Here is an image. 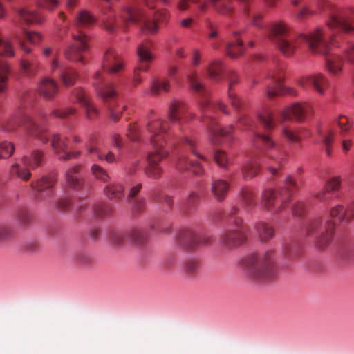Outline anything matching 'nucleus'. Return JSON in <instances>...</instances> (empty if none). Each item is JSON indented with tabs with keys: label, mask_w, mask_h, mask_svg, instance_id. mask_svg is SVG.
Here are the masks:
<instances>
[{
	"label": "nucleus",
	"mask_w": 354,
	"mask_h": 354,
	"mask_svg": "<svg viewBox=\"0 0 354 354\" xmlns=\"http://www.w3.org/2000/svg\"><path fill=\"white\" fill-rule=\"evenodd\" d=\"M194 117L195 114L189 111L183 102L174 100L170 105L169 118L172 122H178L181 125L187 123Z\"/></svg>",
	"instance_id": "obj_16"
},
{
	"label": "nucleus",
	"mask_w": 354,
	"mask_h": 354,
	"mask_svg": "<svg viewBox=\"0 0 354 354\" xmlns=\"http://www.w3.org/2000/svg\"><path fill=\"white\" fill-rule=\"evenodd\" d=\"M146 129L153 147V151L147 156V162H149L151 158L154 159L155 164L158 165V163L169 155V152L164 149L165 133L168 129L167 122L158 118H149Z\"/></svg>",
	"instance_id": "obj_7"
},
{
	"label": "nucleus",
	"mask_w": 354,
	"mask_h": 354,
	"mask_svg": "<svg viewBox=\"0 0 354 354\" xmlns=\"http://www.w3.org/2000/svg\"><path fill=\"white\" fill-rule=\"evenodd\" d=\"M230 189L228 181L223 179L213 180L211 185L212 192L217 201L221 202L225 200Z\"/></svg>",
	"instance_id": "obj_30"
},
{
	"label": "nucleus",
	"mask_w": 354,
	"mask_h": 354,
	"mask_svg": "<svg viewBox=\"0 0 354 354\" xmlns=\"http://www.w3.org/2000/svg\"><path fill=\"white\" fill-rule=\"evenodd\" d=\"M68 139L66 137H62L60 134H54L51 139V146L57 154L64 152V154L60 156V160H69L72 158H77L80 154V151L67 152L65 151L68 146Z\"/></svg>",
	"instance_id": "obj_23"
},
{
	"label": "nucleus",
	"mask_w": 354,
	"mask_h": 354,
	"mask_svg": "<svg viewBox=\"0 0 354 354\" xmlns=\"http://www.w3.org/2000/svg\"><path fill=\"white\" fill-rule=\"evenodd\" d=\"M334 232L335 223L322 217L313 218L306 227V234L315 237L316 245L320 248L330 243Z\"/></svg>",
	"instance_id": "obj_9"
},
{
	"label": "nucleus",
	"mask_w": 354,
	"mask_h": 354,
	"mask_svg": "<svg viewBox=\"0 0 354 354\" xmlns=\"http://www.w3.org/2000/svg\"><path fill=\"white\" fill-rule=\"evenodd\" d=\"M255 229L261 241H268L274 235V230L272 226L263 221L257 223Z\"/></svg>",
	"instance_id": "obj_35"
},
{
	"label": "nucleus",
	"mask_w": 354,
	"mask_h": 354,
	"mask_svg": "<svg viewBox=\"0 0 354 354\" xmlns=\"http://www.w3.org/2000/svg\"><path fill=\"white\" fill-rule=\"evenodd\" d=\"M266 78L270 81L266 88L268 97L272 98L277 95L286 93L296 96L297 92L292 88H285L282 85L284 78V67L283 66H273L269 68Z\"/></svg>",
	"instance_id": "obj_11"
},
{
	"label": "nucleus",
	"mask_w": 354,
	"mask_h": 354,
	"mask_svg": "<svg viewBox=\"0 0 354 354\" xmlns=\"http://www.w3.org/2000/svg\"><path fill=\"white\" fill-rule=\"evenodd\" d=\"M232 126L227 128H221L216 123L209 127V140L213 145H220L223 142V140L230 141L232 140Z\"/></svg>",
	"instance_id": "obj_25"
},
{
	"label": "nucleus",
	"mask_w": 354,
	"mask_h": 354,
	"mask_svg": "<svg viewBox=\"0 0 354 354\" xmlns=\"http://www.w3.org/2000/svg\"><path fill=\"white\" fill-rule=\"evenodd\" d=\"M101 80L102 73L100 71H97L94 75L93 85L97 89L99 96L106 102L109 100L113 99L116 96V91L110 84H106L102 88H100L99 85Z\"/></svg>",
	"instance_id": "obj_28"
},
{
	"label": "nucleus",
	"mask_w": 354,
	"mask_h": 354,
	"mask_svg": "<svg viewBox=\"0 0 354 354\" xmlns=\"http://www.w3.org/2000/svg\"><path fill=\"white\" fill-rule=\"evenodd\" d=\"M330 216L339 223H349L354 218V205L348 207L340 204L336 205L330 209Z\"/></svg>",
	"instance_id": "obj_27"
},
{
	"label": "nucleus",
	"mask_w": 354,
	"mask_h": 354,
	"mask_svg": "<svg viewBox=\"0 0 354 354\" xmlns=\"http://www.w3.org/2000/svg\"><path fill=\"white\" fill-rule=\"evenodd\" d=\"M141 131L136 123L130 124L127 130V136L132 141L139 140Z\"/></svg>",
	"instance_id": "obj_59"
},
{
	"label": "nucleus",
	"mask_w": 354,
	"mask_h": 354,
	"mask_svg": "<svg viewBox=\"0 0 354 354\" xmlns=\"http://www.w3.org/2000/svg\"><path fill=\"white\" fill-rule=\"evenodd\" d=\"M335 123L340 129V134L344 136L351 129L353 124V121L344 115H340L335 120Z\"/></svg>",
	"instance_id": "obj_44"
},
{
	"label": "nucleus",
	"mask_w": 354,
	"mask_h": 354,
	"mask_svg": "<svg viewBox=\"0 0 354 354\" xmlns=\"http://www.w3.org/2000/svg\"><path fill=\"white\" fill-rule=\"evenodd\" d=\"M326 68L333 75H337L342 71L343 60L337 55H331L326 58Z\"/></svg>",
	"instance_id": "obj_41"
},
{
	"label": "nucleus",
	"mask_w": 354,
	"mask_h": 354,
	"mask_svg": "<svg viewBox=\"0 0 354 354\" xmlns=\"http://www.w3.org/2000/svg\"><path fill=\"white\" fill-rule=\"evenodd\" d=\"M241 194L247 206L252 207L256 205V202L254 200V194L252 189L244 188L241 190Z\"/></svg>",
	"instance_id": "obj_56"
},
{
	"label": "nucleus",
	"mask_w": 354,
	"mask_h": 354,
	"mask_svg": "<svg viewBox=\"0 0 354 354\" xmlns=\"http://www.w3.org/2000/svg\"><path fill=\"white\" fill-rule=\"evenodd\" d=\"M205 28H206V33L209 39H218L217 41H214L211 44V46L214 49H218L220 47L221 43L223 42V39H219L218 32L217 26L213 24L210 19L207 17L204 20Z\"/></svg>",
	"instance_id": "obj_37"
},
{
	"label": "nucleus",
	"mask_w": 354,
	"mask_h": 354,
	"mask_svg": "<svg viewBox=\"0 0 354 354\" xmlns=\"http://www.w3.org/2000/svg\"><path fill=\"white\" fill-rule=\"evenodd\" d=\"M9 174L12 177L18 178L24 181H28L32 176L30 167L26 166L22 167L19 162H15L10 167Z\"/></svg>",
	"instance_id": "obj_36"
},
{
	"label": "nucleus",
	"mask_w": 354,
	"mask_h": 354,
	"mask_svg": "<svg viewBox=\"0 0 354 354\" xmlns=\"http://www.w3.org/2000/svg\"><path fill=\"white\" fill-rule=\"evenodd\" d=\"M319 135L322 137L323 142L326 147V152L328 156L331 155V147L333 142V132L328 130L326 133L322 134L321 132Z\"/></svg>",
	"instance_id": "obj_57"
},
{
	"label": "nucleus",
	"mask_w": 354,
	"mask_h": 354,
	"mask_svg": "<svg viewBox=\"0 0 354 354\" xmlns=\"http://www.w3.org/2000/svg\"><path fill=\"white\" fill-rule=\"evenodd\" d=\"M17 220L22 225H26L31 221V216L29 212L26 209H21L17 212Z\"/></svg>",
	"instance_id": "obj_63"
},
{
	"label": "nucleus",
	"mask_w": 354,
	"mask_h": 354,
	"mask_svg": "<svg viewBox=\"0 0 354 354\" xmlns=\"http://www.w3.org/2000/svg\"><path fill=\"white\" fill-rule=\"evenodd\" d=\"M86 152L96 157L100 160H106L109 163L115 162L118 158L112 151H109L105 156L101 153L97 141L94 135H90L84 145Z\"/></svg>",
	"instance_id": "obj_22"
},
{
	"label": "nucleus",
	"mask_w": 354,
	"mask_h": 354,
	"mask_svg": "<svg viewBox=\"0 0 354 354\" xmlns=\"http://www.w3.org/2000/svg\"><path fill=\"white\" fill-rule=\"evenodd\" d=\"M285 186L277 189H268L262 192L261 203L268 210L279 214L289 205L294 189L298 185L291 176H288L284 182Z\"/></svg>",
	"instance_id": "obj_4"
},
{
	"label": "nucleus",
	"mask_w": 354,
	"mask_h": 354,
	"mask_svg": "<svg viewBox=\"0 0 354 354\" xmlns=\"http://www.w3.org/2000/svg\"><path fill=\"white\" fill-rule=\"evenodd\" d=\"M312 107L307 103H295L287 107L281 113V118L290 120L293 118L298 121H302L311 115Z\"/></svg>",
	"instance_id": "obj_17"
},
{
	"label": "nucleus",
	"mask_w": 354,
	"mask_h": 354,
	"mask_svg": "<svg viewBox=\"0 0 354 354\" xmlns=\"http://www.w3.org/2000/svg\"><path fill=\"white\" fill-rule=\"evenodd\" d=\"M20 67L22 72L28 76H32L36 73L38 64L33 56L24 57L21 59Z\"/></svg>",
	"instance_id": "obj_40"
},
{
	"label": "nucleus",
	"mask_w": 354,
	"mask_h": 354,
	"mask_svg": "<svg viewBox=\"0 0 354 354\" xmlns=\"http://www.w3.org/2000/svg\"><path fill=\"white\" fill-rule=\"evenodd\" d=\"M328 27L331 31L326 35L322 28H317L308 35L300 34L297 38L290 37V28L284 22L275 23L269 30L270 39L286 57L293 55L303 44L311 52L327 55L331 45H335L334 35L342 30L345 32L354 31V12L346 9H332Z\"/></svg>",
	"instance_id": "obj_1"
},
{
	"label": "nucleus",
	"mask_w": 354,
	"mask_h": 354,
	"mask_svg": "<svg viewBox=\"0 0 354 354\" xmlns=\"http://www.w3.org/2000/svg\"><path fill=\"white\" fill-rule=\"evenodd\" d=\"M230 220L234 223V228L227 230L220 237L221 243L227 248L236 247L245 241V234L241 226V219L238 216H232Z\"/></svg>",
	"instance_id": "obj_12"
},
{
	"label": "nucleus",
	"mask_w": 354,
	"mask_h": 354,
	"mask_svg": "<svg viewBox=\"0 0 354 354\" xmlns=\"http://www.w3.org/2000/svg\"><path fill=\"white\" fill-rule=\"evenodd\" d=\"M300 131L292 129L289 127H283L282 129L283 136L291 142H299L301 140Z\"/></svg>",
	"instance_id": "obj_52"
},
{
	"label": "nucleus",
	"mask_w": 354,
	"mask_h": 354,
	"mask_svg": "<svg viewBox=\"0 0 354 354\" xmlns=\"http://www.w3.org/2000/svg\"><path fill=\"white\" fill-rule=\"evenodd\" d=\"M9 73L10 69L7 63L0 62V93H3L6 89Z\"/></svg>",
	"instance_id": "obj_51"
},
{
	"label": "nucleus",
	"mask_w": 354,
	"mask_h": 354,
	"mask_svg": "<svg viewBox=\"0 0 354 354\" xmlns=\"http://www.w3.org/2000/svg\"><path fill=\"white\" fill-rule=\"evenodd\" d=\"M56 182V176L55 174H50L32 183L30 185L39 193L37 198L45 201L53 195V188Z\"/></svg>",
	"instance_id": "obj_18"
},
{
	"label": "nucleus",
	"mask_w": 354,
	"mask_h": 354,
	"mask_svg": "<svg viewBox=\"0 0 354 354\" xmlns=\"http://www.w3.org/2000/svg\"><path fill=\"white\" fill-rule=\"evenodd\" d=\"M39 94L46 99L54 97L58 92L57 83L51 78H44L38 86Z\"/></svg>",
	"instance_id": "obj_29"
},
{
	"label": "nucleus",
	"mask_w": 354,
	"mask_h": 354,
	"mask_svg": "<svg viewBox=\"0 0 354 354\" xmlns=\"http://www.w3.org/2000/svg\"><path fill=\"white\" fill-rule=\"evenodd\" d=\"M238 80L239 78L236 73L232 71L229 75L228 97L232 106L235 109H239L241 106V100L232 91V86L238 82Z\"/></svg>",
	"instance_id": "obj_39"
},
{
	"label": "nucleus",
	"mask_w": 354,
	"mask_h": 354,
	"mask_svg": "<svg viewBox=\"0 0 354 354\" xmlns=\"http://www.w3.org/2000/svg\"><path fill=\"white\" fill-rule=\"evenodd\" d=\"M239 32H234L235 41H230L226 44L225 52L231 58H236L243 53L244 46L242 41L239 39Z\"/></svg>",
	"instance_id": "obj_32"
},
{
	"label": "nucleus",
	"mask_w": 354,
	"mask_h": 354,
	"mask_svg": "<svg viewBox=\"0 0 354 354\" xmlns=\"http://www.w3.org/2000/svg\"><path fill=\"white\" fill-rule=\"evenodd\" d=\"M200 199L201 196L197 191H191L185 200V211L187 212L195 208Z\"/></svg>",
	"instance_id": "obj_46"
},
{
	"label": "nucleus",
	"mask_w": 354,
	"mask_h": 354,
	"mask_svg": "<svg viewBox=\"0 0 354 354\" xmlns=\"http://www.w3.org/2000/svg\"><path fill=\"white\" fill-rule=\"evenodd\" d=\"M308 205V203L304 201H297L292 205V213L298 216H300L305 213Z\"/></svg>",
	"instance_id": "obj_61"
},
{
	"label": "nucleus",
	"mask_w": 354,
	"mask_h": 354,
	"mask_svg": "<svg viewBox=\"0 0 354 354\" xmlns=\"http://www.w3.org/2000/svg\"><path fill=\"white\" fill-rule=\"evenodd\" d=\"M253 145L265 152V158L268 166V171L273 176L278 175V169L281 168L288 160V153L268 135L257 133L252 140Z\"/></svg>",
	"instance_id": "obj_5"
},
{
	"label": "nucleus",
	"mask_w": 354,
	"mask_h": 354,
	"mask_svg": "<svg viewBox=\"0 0 354 354\" xmlns=\"http://www.w3.org/2000/svg\"><path fill=\"white\" fill-rule=\"evenodd\" d=\"M44 158V153L41 151L34 150L30 156H24L21 158V162L24 166L29 167L30 169H35L40 166Z\"/></svg>",
	"instance_id": "obj_34"
},
{
	"label": "nucleus",
	"mask_w": 354,
	"mask_h": 354,
	"mask_svg": "<svg viewBox=\"0 0 354 354\" xmlns=\"http://www.w3.org/2000/svg\"><path fill=\"white\" fill-rule=\"evenodd\" d=\"M73 95L84 109L85 114L88 120H93L98 115L96 107L91 102L84 91L81 88H76Z\"/></svg>",
	"instance_id": "obj_26"
},
{
	"label": "nucleus",
	"mask_w": 354,
	"mask_h": 354,
	"mask_svg": "<svg viewBox=\"0 0 354 354\" xmlns=\"http://www.w3.org/2000/svg\"><path fill=\"white\" fill-rule=\"evenodd\" d=\"M104 24L105 28L109 32H113L118 25V18L121 19L126 24L129 22L139 23L143 30L149 32L155 33L158 30V24L160 25H165L169 19V14L165 10H160L155 14V18L150 19V14L146 12L145 10L132 7H123L118 17L113 16L110 17L108 11H104Z\"/></svg>",
	"instance_id": "obj_2"
},
{
	"label": "nucleus",
	"mask_w": 354,
	"mask_h": 354,
	"mask_svg": "<svg viewBox=\"0 0 354 354\" xmlns=\"http://www.w3.org/2000/svg\"><path fill=\"white\" fill-rule=\"evenodd\" d=\"M187 79L189 83V86L196 92L202 93L204 91V87L200 82L196 74L192 73L188 75Z\"/></svg>",
	"instance_id": "obj_55"
},
{
	"label": "nucleus",
	"mask_w": 354,
	"mask_h": 354,
	"mask_svg": "<svg viewBox=\"0 0 354 354\" xmlns=\"http://www.w3.org/2000/svg\"><path fill=\"white\" fill-rule=\"evenodd\" d=\"M276 253L269 248L262 254H254L244 260L245 270L250 277L257 282L272 280L275 276Z\"/></svg>",
	"instance_id": "obj_3"
},
{
	"label": "nucleus",
	"mask_w": 354,
	"mask_h": 354,
	"mask_svg": "<svg viewBox=\"0 0 354 354\" xmlns=\"http://www.w3.org/2000/svg\"><path fill=\"white\" fill-rule=\"evenodd\" d=\"M51 70L53 73L59 71L62 82L66 87L73 86L77 78V74L75 70L61 66L57 59L52 62Z\"/></svg>",
	"instance_id": "obj_24"
},
{
	"label": "nucleus",
	"mask_w": 354,
	"mask_h": 354,
	"mask_svg": "<svg viewBox=\"0 0 354 354\" xmlns=\"http://www.w3.org/2000/svg\"><path fill=\"white\" fill-rule=\"evenodd\" d=\"M221 62L220 61H214L211 63L207 69V73L212 79H216L221 71Z\"/></svg>",
	"instance_id": "obj_60"
},
{
	"label": "nucleus",
	"mask_w": 354,
	"mask_h": 354,
	"mask_svg": "<svg viewBox=\"0 0 354 354\" xmlns=\"http://www.w3.org/2000/svg\"><path fill=\"white\" fill-rule=\"evenodd\" d=\"M169 88V80L167 79H156L152 82L151 92L153 95H158L161 91L167 92Z\"/></svg>",
	"instance_id": "obj_45"
},
{
	"label": "nucleus",
	"mask_w": 354,
	"mask_h": 354,
	"mask_svg": "<svg viewBox=\"0 0 354 354\" xmlns=\"http://www.w3.org/2000/svg\"><path fill=\"white\" fill-rule=\"evenodd\" d=\"M260 171V163L254 159L247 160L241 168V174L245 180L252 179Z\"/></svg>",
	"instance_id": "obj_33"
},
{
	"label": "nucleus",
	"mask_w": 354,
	"mask_h": 354,
	"mask_svg": "<svg viewBox=\"0 0 354 354\" xmlns=\"http://www.w3.org/2000/svg\"><path fill=\"white\" fill-rule=\"evenodd\" d=\"M17 13L20 19L26 24H41L44 21L41 16L26 8H19Z\"/></svg>",
	"instance_id": "obj_38"
},
{
	"label": "nucleus",
	"mask_w": 354,
	"mask_h": 354,
	"mask_svg": "<svg viewBox=\"0 0 354 354\" xmlns=\"http://www.w3.org/2000/svg\"><path fill=\"white\" fill-rule=\"evenodd\" d=\"M146 236L147 234L145 231L140 227L131 228L127 232V240L136 243H143Z\"/></svg>",
	"instance_id": "obj_43"
},
{
	"label": "nucleus",
	"mask_w": 354,
	"mask_h": 354,
	"mask_svg": "<svg viewBox=\"0 0 354 354\" xmlns=\"http://www.w3.org/2000/svg\"><path fill=\"white\" fill-rule=\"evenodd\" d=\"M199 268L198 262L196 260H188L184 266V271L187 275L194 274Z\"/></svg>",
	"instance_id": "obj_62"
},
{
	"label": "nucleus",
	"mask_w": 354,
	"mask_h": 354,
	"mask_svg": "<svg viewBox=\"0 0 354 354\" xmlns=\"http://www.w3.org/2000/svg\"><path fill=\"white\" fill-rule=\"evenodd\" d=\"M177 148H179L180 153L176 162V167L178 170L188 169L195 175H201L204 172V169L198 161L188 160L185 155L183 154V150L187 149L193 155L199 158L201 160H205V158L201 156L197 149L195 141L187 135L181 136L179 138Z\"/></svg>",
	"instance_id": "obj_8"
},
{
	"label": "nucleus",
	"mask_w": 354,
	"mask_h": 354,
	"mask_svg": "<svg viewBox=\"0 0 354 354\" xmlns=\"http://www.w3.org/2000/svg\"><path fill=\"white\" fill-rule=\"evenodd\" d=\"M15 55L12 44L0 37V55L10 57Z\"/></svg>",
	"instance_id": "obj_54"
},
{
	"label": "nucleus",
	"mask_w": 354,
	"mask_h": 354,
	"mask_svg": "<svg viewBox=\"0 0 354 354\" xmlns=\"http://www.w3.org/2000/svg\"><path fill=\"white\" fill-rule=\"evenodd\" d=\"M189 3H194L198 6L199 12H204L207 9V3L202 0H181L178 7L181 10H185L189 8Z\"/></svg>",
	"instance_id": "obj_50"
},
{
	"label": "nucleus",
	"mask_w": 354,
	"mask_h": 354,
	"mask_svg": "<svg viewBox=\"0 0 354 354\" xmlns=\"http://www.w3.org/2000/svg\"><path fill=\"white\" fill-rule=\"evenodd\" d=\"M124 189L122 184L111 183L107 184L104 188V194L107 198L112 201H120L124 196Z\"/></svg>",
	"instance_id": "obj_31"
},
{
	"label": "nucleus",
	"mask_w": 354,
	"mask_h": 354,
	"mask_svg": "<svg viewBox=\"0 0 354 354\" xmlns=\"http://www.w3.org/2000/svg\"><path fill=\"white\" fill-rule=\"evenodd\" d=\"M297 84L306 89L308 86L312 87L319 95H324L330 86L328 79L322 73H316L309 75H305L297 80Z\"/></svg>",
	"instance_id": "obj_14"
},
{
	"label": "nucleus",
	"mask_w": 354,
	"mask_h": 354,
	"mask_svg": "<svg viewBox=\"0 0 354 354\" xmlns=\"http://www.w3.org/2000/svg\"><path fill=\"white\" fill-rule=\"evenodd\" d=\"M214 159L216 162L221 167L227 169L229 159L226 153L223 151L218 150L215 151Z\"/></svg>",
	"instance_id": "obj_58"
},
{
	"label": "nucleus",
	"mask_w": 354,
	"mask_h": 354,
	"mask_svg": "<svg viewBox=\"0 0 354 354\" xmlns=\"http://www.w3.org/2000/svg\"><path fill=\"white\" fill-rule=\"evenodd\" d=\"M212 6L218 13L229 15L232 12V0H209Z\"/></svg>",
	"instance_id": "obj_42"
},
{
	"label": "nucleus",
	"mask_w": 354,
	"mask_h": 354,
	"mask_svg": "<svg viewBox=\"0 0 354 354\" xmlns=\"http://www.w3.org/2000/svg\"><path fill=\"white\" fill-rule=\"evenodd\" d=\"M95 22L94 17L87 11L78 13L75 18L71 33L73 44L66 52L68 59L73 62H82V53L88 49V37L80 30L81 27H87Z\"/></svg>",
	"instance_id": "obj_6"
},
{
	"label": "nucleus",
	"mask_w": 354,
	"mask_h": 354,
	"mask_svg": "<svg viewBox=\"0 0 354 354\" xmlns=\"http://www.w3.org/2000/svg\"><path fill=\"white\" fill-rule=\"evenodd\" d=\"M201 109L203 112H204V114L205 116H207V113L205 111V109L207 110H212L214 109H218L223 111L224 113H227V111H226V106L223 104L221 102H217V103H212L209 100L204 97L200 104Z\"/></svg>",
	"instance_id": "obj_48"
},
{
	"label": "nucleus",
	"mask_w": 354,
	"mask_h": 354,
	"mask_svg": "<svg viewBox=\"0 0 354 354\" xmlns=\"http://www.w3.org/2000/svg\"><path fill=\"white\" fill-rule=\"evenodd\" d=\"M154 161V159L151 158L149 162H148L147 167L145 168V172L149 178L158 179L161 176L162 170L160 167L155 164Z\"/></svg>",
	"instance_id": "obj_47"
},
{
	"label": "nucleus",
	"mask_w": 354,
	"mask_h": 354,
	"mask_svg": "<svg viewBox=\"0 0 354 354\" xmlns=\"http://www.w3.org/2000/svg\"><path fill=\"white\" fill-rule=\"evenodd\" d=\"M138 55L140 59L139 66L135 68L132 80L133 86L137 87L141 82L140 71H147L149 67V63L152 60V55L149 51L148 44H141L138 48Z\"/></svg>",
	"instance_id": "obj_15"
},
{
	"label": "nucleus",
	"mask_w": 354,
	"mask_h": 354,
	"mask_svg": "<svg viewBox=\"0 0 354 354\" xmlns=\"http://www.w3.org/2000/svg\"><path fill=\"white\" fill-rule=\"evenodd\" d=\"M19 126H24L25 129L43 143L48 142V138L46 135V129L41 123L35 122L28 115L21 111L13 115L4 128L6 131H13Z\"/></svg>",
	"instance_id": "obj_10"
},
{
	"label": "nucleus",
	"mask_w": 354,
	"mask_h": 354,
	"mask_svg": "<svg viewBox=\"0 0 354 354\" xmlns=\"http://www.w3.org/2000/svg\"><path fill=\"white\" fill-rule=\"evenodd\" d=\"M341 183L339 176L329 178L324 187L315 194V198L320 203H329L333 198L332 194L339 189Z\"/></svg>",
	"instance_id": "obj_21"
},
{
	"label": "nucleus",
	"mask_w": 354,
	"mask_h": 354,
	"mask_svg": "<svg viewBox=\"0 0 354 354\" xmlns=\"http://www.w3.org/2000/svg\"><path fill=\"white\" fill-rule=\"evenodd\" d=\"M259 120L265 128L270 129L274 127V118L270 113L260 115Z\"/></svg>",
	"instance_id": "obj_64"
},
{
	"label": "nucleus",
	"mask_w": 354,
	"mask_h": 354,
	"mask_svg": "<svg viewBox=\"0 0 354 354\" xmlns=\"http://www.w3.org/2000/svg\"><path fill=\"white\" fill-rule=\"evenodd\" d=\"M15 151V146L12 142L4 141L0 144V158H10Z\"/></svg>",
	"instance_id": "obj_53"
},
{
	"label": "nucleus",
	"mask_w": 354,
	"mask_h": 354,
	"mask_svg": "<svg viewBox=\"0 0 354 354\" xmlns=\"http://www.w3.org/2000/svg\"><path fill=\"white\" fill-rule=\"evenodd\" d=\"M81 165H74L68 168L65 174L66 185L73 190L80 191L84 189H88V185L82 176Z\"/></svg>",
	"instance_id": "obj_19"
},
{
	"label": "nucleus",
	"mask_w": 354,
	"mask_h": 354,
	"mask_svg": "<svg viewBox=\"0 0 354 354\" xmlns=\"http://www.w3.org/2000/svg\"><path fill=\"white\" fill-rule=\"evenodd\" d=\"M102 68L109 73H118L123 69L124 62L118 52L109 49L104 55Z\"/></svg>",
	"instance_id": "obj_20"
},
{
	"label": "nucleus",
	"mask_w": 354,
	"mask_h": 354,
	"mask_svg": "<svg viewBox=\"0 0 354 354\" xmlns=\"http://www.w3.org/2000/svg\"><path fill=\"white\" fill-rule=\"evenodd\" d=\"M211 241L212 239L209 236L197 234L189 229L180 231L176 236L178 244L185 248H194L200 245H208Z\"/></svg>",
	"instance_id": "obj_13"
},
{
	"label": "nucleus",
	"mask_w": 354,
	"mask_h": 354,
	"mask_svg": "<svg viewBox=\"0 0 354 354\" xmlns=\"http://www.w3.org/2000/svg\"><path fill=\"white\" fill-rule=\"evenodd\" d=\"M91 173L95 179L103 183H106L110 179L107 171L103 167L97 164L91 165Z\"/></svg>",
	"instance_id": "obj_49"
}]
</instances>
